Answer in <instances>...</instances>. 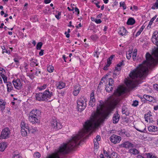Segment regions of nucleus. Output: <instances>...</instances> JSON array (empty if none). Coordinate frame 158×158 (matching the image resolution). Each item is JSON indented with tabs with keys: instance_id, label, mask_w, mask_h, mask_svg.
Listing matches in <instances>:
<instances>
[{
	"instance_id": "ddd939ff",
	"label": "nucleus",
	"mask_w": 158,
	"mask_h": 158,
	"mask_svg": "<svg viewBox=\"0 0 158 158\" xmlns=\"http://www.w3.org/2000/svg\"><path fill=\"white\" fill-rule=\"evenodd\" d=\"M120 118V116L118 114V112L116 111V113H114L113 117V121L114 123H118Z\"/></svg>"
},
{
	"instance_id": "338daca9",
	"label": "nucleus",
	"mask_w": 158,
	"mask_h": 158,
	"mask_svg": "<svg viewBox=\"0 0 158 158\" xmlns=\"http://www.w3.org/2000/svg\"><path fill=\"white\" fill-rule=\"evenodd\" d=\"M27 87V91L30 92V91L32 89L31 86L30 85H28Z\"/></svg>"
},
{
	"instance_id": "ea45409f",
	"label": "nucleus",
	"mask_w": 158,
	"mask_h": 158,
	"mask_svg": "<svg viewBox=\"0 0 158 158\" xmlns=\"http://www.w3.org/2000/svg\"><path fill=\"white\" fill-rule=\"evenodd\" d=\"M92 19H94V18H91V19L92 21H94L97 24H99V23H101V22H102V21L100 19H94V20H93Z\"/></svg>"
},
{
	"instance_id": "3c124183",
	"label": "nucleus",
	"mask_w": 158,
	"mask_h": 158,
	"mask_svg": "<svg viewBox=\"0 0 158 158\" xmlns=\"http://www.w3.org/2000/svg\"><path fill=\"white\" fill-rule=\"evenodd\" d=\"M14 60L16 63V64L17 66L19 65V59L18 58H15L14 59Z\"/></svg>"
},
{
	"instance_id": "20e7f679",
	"label": "nucleus",
	"mask_w": 158,
	"mask_h": 158,
	"mask_svg": "<svg viewBox=\"0 0 158 158\" xmlns=\"http://www.w3.org/2000/svg\"><path fill=\"white\" fill-rule=\"evenodd\" d=\"M87 99L84 97L79 98L77 101L78 110L81 112L86 107Z\"/></svg>"
},
{
	"instance_id": "4be33fe9",
	"label": "nucleus",
	"mask_w": 158,
	"mask_h": 158,
	"mask_svg": "<svg viewBox=\"0 0 158 158\" xmlns=\"http://www.w3.org/2000/svg\"><path fill=\"white\" fill-rule=\"evenodd\" d=\"M81 87H75L73 92V94L74 96H77L81 90Z\"/></svg>"
},
{
	"instance_id": "b1692460",
	"label": "nucleus",
	"mask_w": 158,
	"mask_h": 158,
	"mask_svg": "<svg viewBox=\"0 0 158 158\" xmlns=\"http://www.w3.org/2000/svg\"><path fill=\"white\" fill-rule=\"evenodd\" d=\"M135 23V20L134 19L132 18H129L127 22V24L129 25H132Z\"/></svg>"
},
{
	"instance_id": "aec40b11",
	"label": "nucleus",
	"mask_w": 158,
	"mask_h": 158,
	"mask_svg": "<svg viewBox=\"0 0 158 158\" xmlns=\"http://www.w3.org/2000/svg\"><path fill=\"white\" fill-rule=\"evenodd\" d=\"M21 127L22 129H27V131L29 128V127L27 124L25 123L24 121H22L21 123Z\"/></svg>"
},
{
	"instance_id": "bb28decb",
	"label": "nucleus",
	"mask_w": 158,
	"mask_h": 158,
	"mask_svg": "<svg viewBox=\"0 0 158 158\" xmlns=\"http://www.w3.org/2000/svg\"><path fill=\"white\" fill-rule=\"evenodd\" d=\"M6 147V145L5 143H0V151H3Z\"/></svg>"
},
{
	"instance_id": "13d9d810",
	"label": "nucleus",
	"mask_w": 158,
	"mask_h": 158,
	"mask_svg": "<svg viewBox=\"0 0 158 158\" xmlns=\"http://www.w3.org/2000/svg\"><path fill=\"white\" fill-rule=\"evenodd\" d=\"M138 101L137 100H135L133 101L132 104V106H137L138 105Z\"/></svg>"
},
{
	"instance_id": "5701e85b",
	"label": "nucleus",
	"mask_w": 158,
	"mask_h": 158,
	"mask_svg": "<svg viewBox=\"0 0 158 158\" xmlns=\"http://www.w3.org/2000/svg\"><path fill=\"white\" fill-rule=\"evenodd\" d=\"M126 31V29L124 27H123L120 28L118 33L120 35L123 36L125 34Z\"/></svg>"
},
{
	"instance_id": "6e6d98bb",
	"label": "nucleus",
	"mask_w": 158,
	"mask_h": 158,
	"mask_svg": "<svg viewBox=\"0 0 158 158\" xmlns=\"http://www.w3.org/2000/svg\"><path fill=\"white\" fill-rule=\"evenodd\" d=\"M35 75L39 76L41 75V71L40 69H36V72L35 73Z\"/></svg>"
},
{
	"instance_id": "f704fd0d",
	"label": "nucleus",
	"mask_w": 158,
	"mask_h": 158,
	"mask_svg": "<svg viewBox=\"0 0 158 158\" xmlns=\"http://www.w3.org/2000/svg\"><path fill=\"white\" fill-rule=\"evenodd\" d=\"M37 130V129L35 127H32L31 128H29L28 131L30 133H33L34 132H35Z\"/></svg>"
},
{
	"instance_id": "0e129e2a",
	"label": "nucleus",
	"mask_w": 158,
	"mask_h": 158,
	"mask_svg": "<svg viewBox=\"0 0 158 158\" xmlns=\"http://www.w3.org/2000/svg\"><path fill=\"white\" fill-rule=\"evenodd\" d=\"M101 137L99 135H97L95 139L96 141L98 142V141H99L100 140Z\"/></svg>"
},
{
	"instance_id": "4d7b16f0",
	"label": "nucleus",
	"mask_w": 158,
	"mask_h": 158,
	"mask_svg": "<svg viewBox=\"0 0 158 158\" xmlns=\"http://www.w3.org/2000/svg\"><path fill=\"white\" fill-rule=\"evenodd\" d=\"M124 63L123 61H122L121 62H119L117 65V66L116 67H120L121 68V66L122 65H124Z\"/></svg>"
},
{
	"instance_id": "de8ad7c7",
	"label": "nucleus",
	"mask_w": 158,
	"mask_h": 158,
	"mask_svg": "<svg viewBox=\"0 0 158 158\" xmlns=\"http://www.w3.org/2000/svg\"><path fill=\"white\" fill-rule=\"evenodd\" d=\"M91 39L93 40H95L98 38V36L96 34L92 35L90 36Z\"/></svg>"
},
{
	"instance_id": "864d4df0",
	"label": "nucleus",
	"mask_w": 158,
	"mask_h": 158,
	"mask_svg": "<svg viewBox=\"0 0 158 158\" xmlns=\"http://www.w3.org/2000/svg\"><path fill=\"white\" fill-rule=\"evenodd\" d=\"M156 16H155L153 18H152L151 19V20L150 21L149 24L148 26V27H149V25H151L152 24V22L154 21V20L156 19Z\"/></svg>"
},
{
	"instance_id": "a878e982",
	"label": "nucleus",
	"mask_w": 158,
	"mask_h": 158,
	"mask_svg": "<svg viewBox=\"0 0 158 158\" xmlns=\"http://www.w3.org/2000/svg\"><path fill=\"white\" fill-rule=\"evenodd\" d=\"M144 156H146L147 158H156V156L153 155L152 153H145Z\"/></svg>"
},
{
	"instance_id": "f257e3e1",
	"label": "nucleus",
	"mask_w": 158,
	"mask_h": 158,
	"mask_svg": "<svg viewBox=\"0 0 158 158\" xmlns=\"http://www.w3.org/2000/svg\"><path fill=\"white\" fill-rule=\"evenodd\" d=\"M105 102L100 101L97 105V111L98 115L97 118L94 116L90 120L87 121L84 126L85 130L80 131L78 133L73 136L72 138L67 143H63L60 145L57 153L52 155H65L69 154L80 144L82 138L84 137L86 131L88 132L92 131L98 127L107 119L110 113V110H106Z\"/></svg>"
},
{
	"instance_id": "680f3d73",
	"label": "nucleus",
	"mask_w": 158,
	"mask_h": 158,
	"mask_svg": "<svg viewBox=\"0 0 158 158\" xmlns=\"http://www.w3.org/2000/svg\"><path fill=\"white\" fill-rule=\"evenodd\" d=\"M61 12H60L58 11V14L55 15L56 18L57 19H60V17L59 16L61 15Z\"/></svg>"
},
{
	"instance_id": "a211bd4d",
	"label": "nucleus",
	"mask_w": 158,
	"mask_h": 158,
	"mask_svg": "<svg viewBox=\"0 0 158 158\" xmlns=\"http://www.w3.org/2000/svg\"><path fill=\"white\" fill-rule=\"evenodd\" d=\"M7 88V91L8 92H10L13 89L12 83L10 82H8L6 84Z\"/></svg>"
},
{
	"instance_id": "393cba45",
	"label": "nucleus",
	"mask_w": 158,
	"mask_h": 158,
	"mask_svg": "<svg viewBox=\"0 0 158 158\" xmlns=\"http://www.w3.org/2000/svg\"><path fill=\"white\" fill-rule=\"evenodd\" d=\"M113 86L107 84L106 85V90L107 92H110L112 91Z\"/></svg>"
},
{
	"instance_id": "412c9836",
	"label": "nucleus",
	"mask_w": 158,
	"mask_h": 158,
	"mask_svg": "<svg viewBox=\"0 0 158 158\" xmlns=\"http://www.w3.org/2000/svg\"><path fill=\"white\" fill-rule=\"evenodd\" d=\"M6 102L3 101L2 100H0V107L1 110L2 112L5 108Z\"/></svg>"
},
{
	"instance_id": "5fc2aeb1",
	"label": "nucleus",
	"mask_w": 158,
	"mask_h": 158,
	"mask_svg": "<svg viewBox=\"0 0 158 158\" xmlns=\"http://www.w3.org/2000/svg\"><path fill=\"white\" fill-rule=\"evenodd\" d=\"M2 49L3 50V52H6V53L10 54V51H8L5 48V47L3 46V47L2 48Z\"/></svg>"
},
{
	"instance_id": "052dcab7",
	"label": "nucleus",
	"mask_w": 158,
	"mask_h": 158,
	"mask_svg": "<svg viewBox=\"0 0 158 158\" xmlns=\"http://www.w3.org/2000/svg\"><path fill=\"white\" fill-rule=\"evenodd\" d=\"M113 58V57L112 56H111L107 60V63L110 64L111 63V61L112 60Z\"/></svg>"
},
{
	"instance_id": "f3484780",
	"label": "nucleus",
	"mask_w": 158,
	"mask_h": 158,
	"mask_svg": "<svg viewBox=\"0 0 158 158\" xmlns=\"http://www.w3.org/2000/svg\"><path fill=\"white\" fill-rule=\"evenodd\" d=\"M129 152L131 155H136L138 154L139 153V151L136 148H131L129 150Z\"/></svg>"
},
{
	"instance_id": "603ef678",
	"label": "nucleus",
	"mask_w": 158,
	"mask_h": 158,
	"mask_svg": "<svg viewBox=\"0 0 158 158\" xmlns=\"http://www.w3.org/2000/svg\"><path fill=\"white\" fill-rule=\"evenodd\" d=\"M31 20L33 22H35L38 21V19L36 16H33L31 19Z\"/></svg>"
},
{
	"instance_id": "79ce46f5",
	"label": "nucleus",
	"mask_w": 158,
	"mask_h": 158,
	"mask_svg": "<svg viewBox=\"0 0 158 158\" xmlns=\"http://www.w3.org/2000/svg\"><path fill=\"white\" fill-rule=\"evenodd\" d=\"M142 127H143L144 128V129H143L142 130H141L139 129H137L136 130L138 131H139V132H143V133H145V132L146 131V126H145L143 124H142Z\"/></svg>"
},
{
	"instance_id": "bf43d9fd",
	"label": "nucleus",
	"mask_w": 158,
	"mask_h": 158,
	"mask_svg": "<svg viewBox=\"0 0 158 158\" xmlns=\"http://www.w3.org/2000/svg\"><path fill=\"white\" fill-rule=\"evenodd\" d=\"M103 153L106 157H107V158H109L110 155L108 154V152L106 151L103 150Z\"/></svg>"
},
{
	"instance_id": "f8f14e48",
	"label": "nucleus",
	"mask_w": 158,
	"mask_h": 158,
	"mask_svg": "<svg viewBox=\"0 0 158 158\" xmlns=\"http://www.w3.org/2000/svg\"><path fill=\"white\" fill-rule=\"evenodd\" d=\"M29 120L30 122L33 123L38 122L39 118L35 116L29 114Z\"/></svg>"
},
{
	"instance_id": "4c0bfd02",
	"label": "nucleus",
	"mask_w": 158,
	"mask_h": 158,
	"mask_svg": "<svg viewBox=\"0 0 158 158\" xmlns=\"http://www.w3.org/2000/svg\"><path fill=\"white\" fill-rule=\"evenodd\" d=\"M47 69L49 73L52 72L54 70V67L52 66H49L47 67Z\"/></svg>"
},
{
	"instance_id": "1a4fd4ad",
	"label": "nucleus",
	"mask_w": 158,
	"mask_h": 158,
	"mask_svg": "<svg viewBox=\"0 0 158 158\" xmlns=\"http://www.w3.org/2000/svg\"><path fill=\"white\" fill-rule=\"evenodd\" d=\"M12 82L15 88L17 89H20L22 87V84L19 79L14 80Z\"/></svg>"
},
{
	"instance_id": "39448f33",
	"label": "nucleus",
	"mask_w": 158,
	"mask_h": 158,
	"mask_svg": "<svg viewBox=\"0 0 158 158\" xmlns=\"http://www.w3.org/2000/svg\"><path fill=\"white\" fill-rule=\"evenodd\" d=\"M126 89L121 85H119L114 91V95L117 96H119L125 93Z\"/></svg>"
},
{
	"instance_id": "8fccbe9b",
	"label": "nucleus",
	"mask_w": 158,
	"mask_h": 158,
	"mask_svg": "<svg viewBox=\"0 0 158 158\" xmlns=\"http://www.w3.org/2000/svg\"><path fill=\"white\" fill-rule=\"evenodd\" d=\"M13 158H22V157L19 154H14L13 155Z\"/></svg>"
},
{
	"instance_id": "2f4dec72",
	"label": "nucleus",
	"mask_w": 158,
	"mask_h": 158,
	"mask_svg": "<svg viewBox=\"0 0 158 158\" xmlns=\"http://www.w3.org/2000/svg\"><path fill=\"white\" fill-rule=\"evenodd\" d=\"M145 27V26L143 25L141 28L139 29V31L136 33L135 36L136 37H137V36H139L141 33V32L142 31L143 29H144V28Z\"/></svg>"
},
{
	"instance_id": "49530a36",
	"label": "nucleus",
	"mask_w": 158,
	"mask_h": 158,
	"mask_svg": "<svg viewBox=\"0 0 158 158\" xmlns=\"http://www.w3.org/2000/svg\"><path fill=\"white\" fill-rule=\"evenodd\" d=\"M5 69L2 68H0V75L2 77V76L3 75H5Z\"/></svg>"
},
{
	"instance_id": "0eeeda50",
	"label": "nucleus",
	"mask_w": 158,
	"mask_h": 158,
	"mask_svg": "<svg viewBox=\"0 0 158 158\" xmlns=\"http://www.w3.org/2000/svg\"><path fill=\"white\" fill-rule=\"evenodd\" d=\"M110 140L112 143L115 144L120 143L121 138L120 136L113 134L110 137Z\"/></svg>"
},
{
	"instance_id": "72a5a7b5",
	"label": "nucleus",
	"mask_w": 158,
	"mask_h": 158,
	"mask_svg": "<svg viewBox=\"0 0 158 158\" xmlns=\"http://www.w3.org/2000/svg\"><path fill=\"white\" fill-rule=\"evenodd\" d=\"M47 85L46 84H44L43 85L38 87L37 88L40 91H42L45 89L47 87Z\"/></svg>"
},
{
	"instance_id": "c03bdc74",
	"label": "nucleus",
	"mask_w": 158,
	"mask_h": 158,
	"mask_svg": "<svg viewBox=\"0 0 158 158\" xmlns=\"http://www.w3.org/2000/svg\"><path fill=\"white\" fill-rule=\"evenodd\" d=\"M120 6L121 7H123L124 10H125L126 9V6L125 5L124 2H120Z\"/></svg>"
},
{
	"instance_id": "c9c22d12",
	"label": "nucleus",
	"mask_w": 158,
	"mask_h": 158,
	"mask_svg": "<svg viewBox=\"0 0 158 158\" xmlns=\"http://www.w3.org/2000/svg\"><path fill=\"white\" fill-rule=\"evenodd\" d=\"M126 133L125 130L124 129L118 131V134L120 135H123L125 134Z\"/></svg>"
},
{
	"instance_id": "9b49d317",
	"label": "nucleus",
	"mask_w": 158,
	"mask_h": 158,
	"mask_svg": "<svg viewBox=\"0 0 158 158\" xmlns=\"http://www.w3.org/2000/svg\"><path fill=\"white\" fill-rule=\"evenodd\" d=\"M40 111L38 109H34L31 110L29 113V114L39 118V117L40 116Z\"/></svg>"
},
{
	"instance_id": "9d476101",
	"label": "nucleus",
	"mask_w": 158,
	"mask_h": 158,
	"mask_svg": "<svg viewBox=\"0 0 158 158\" xmlns=\"http://www.w3.org/2000/svg\"><path fill=\"white\" fill-rule=\"evenodd\" d=\"M135 80H127L125 82L126 85L129 88L132 89L135 86Z\"/></svg>"
},
{
	"instance_id": "7c9ffc66",
	"label": "nucleus",
	"mask_w": 158,
	"mask_h": 158,
	"mask_svg": "<svg viewBox=\"0 0 158 158\" xmlns=\"http://www.w3.org/2000/svg\"><path fill=\"white\" fill-rule=\"evenodd\" d=\"M92 102H95V99L94 98V92H92L90 95V101Z\"/></svg>"
},
{
	"instance_id": "a18cd8bd",
	"label": "nucleus",
	"mask_w": 158,
	"mask_h": 158,
	"mask_svg": "<svg viewBox=\"0 0 158 158\" xmlns=\"http://www.w3.org/2000/svg\"><path fill=\"white\" fill-rule=\"evenodd\" d=\"M40 156V154L39 152H36L34 153V156L35 158H39Z\"/></svg>"
},
{
	"instance_id": "e2e57ef3",
	"label": "nucleus",
	"mask_w": 158,
	"mask_h": 158,
	"mask_svg": "<svg viewBox=\"0 0 158 158\" xmlns=\"http://www.w3.org/2000/svg\"><path fill=\"white\" fill-rule=\"evenodd\" d=\"M94 103H95V102H92L91 101H89V106H90L93 107L94 105Z\"/></svg>"
},
{
	"instance_id": "6ab92c4d",
	"label": "nucleus",
	"mask_w": 158,
	"mask_h": 158,
	"mask_svg": "<svg viewBox=\"0 0 158 158\" xmlns=\"http://www.w3.org/2000/svg\"><path fill=\"white\" fill-rule=\"evenodd\" d=\"M143 97V98L150 102H152L154 100V98L146 94L144 95Z\"/></svg>"
},
{
	"instance_id": "58836bf2",
	"label": "nucleus",
	"mask_w": 158,
	"mask_h": 158,
	"mask_svg": "<svg viewBox=\"0 0 158 158\" xmlns=\"http://www.w3.org/2000/svg\"><path fill=\"white\" fill-rule=\"evenodd\" d=\"M47 158H60L59 156L58 155H51L48 156Z\"/></svg>"
},
{
	"instance_id": "423d86ee",
	"label": "nucleus",
	"mask_w": 158,
	"mask_h": 158,
	"mask_svg": "<svg viewBox=\"0 0 158 158\" xmlns=\"http://www.w3.org/2000/svg\"><path fill=\"white\" fill-rule=\"evenodd\" d=\"M51 126L53 130H56L62 128L60 123H58L56 119H52L51 122Z\"/></svg>"
},
{
	"instance_id": "473e14b6",
	"label": "nucleus",
	"mask_w": 158,
	"mask_h": 158,
	"mask_svg": "<svg viewBox=\"0 0 158 158\" xmlns=\"http://www.w3.org/2000/svg\"><path fill=\"white\" fill-rule=\"evenodd\" d=\"M151 8L153 10H154L156 8L158 9V2L157 1V0L155 3L152 6Z\"/></svg>"
},
{
	"instance_id": "dca6fc26",
	"label": "nucleus",
	"mask_w": 158,
	"mask_h": 158,
	"mask_svg": "<svg viewBox=\"0 0 158 158\" xmlns=\"http://www.w3.org/2000/svg\"><path fill=\"white\" fill-rule=\"evenodd\" d=\"M148 130L150 132H155L158 130V128L154 126H150L148 127Z\"/></svg>"
},
{
	"instance_id": "f03ea898",
	"label": "nucleus",
	"mask_w": 158,
	"mask_h": 158,
	"mask_svg": "<svg viewBox=\"0 0 158 158\" xmlns=\"http://www.w3.org/2000/svg\"><path fill=\"white\" fill-rule=\"evenodd\" d=\"M146 60L143 62V64H140L136 69L131 72L129 76L132 79L135 80L137 78L143 79L145 78L148 70L146 66H151L156 62L154 58L148 52L146 53Z\"/></svg>"
},
{
	"instance_id": "69168bd1",
	"label": "nucleus",
	"mask_w": 158,
	"mask_h": 158,
	"mask_svg": "<svg viewBox=\"0 0 158 158\" xmlns=\"http://www.w3.org/2000/svg\"><path fill=\"white\" fill-rule=\"evenodd\" d=\"M99 53L97 51L96 52L94 53V56H96L97 58L98 57V54Z\"/></svg>"
},
{
	"instance_id": "6e6552de",
	"label": "nucleus",
	"mask_w": 158,
	"mask_h": 158,
	"mask_svg": "<svg viewBox=\"0 0 158 158\" xmlns=\"http://www.w3.org/2000/svg\"><path fill=\"white\" fill-rule=\"evenodd\" d=\"M10 134V131L8 128L6 127L4 129L2 132L0 136L1 139H6L9 137Z\"/></svg>"
},
{
	"instance_id": "e433bc0d",
	"label": "nucleus",
	"mask_w": 158,
	"mask_h": 158,
	"mask_svg": "<svg viewBox=\"0 0 158 158\" xmlns=\"http://www.w3.org/2000/svg\"><path fill=\"white\" fill-rule=\"evenodd\" d=\"M43 45V43L41 42L38 43L36 45V49L37 50H40Z\"/></svg>"
},
{
	"instance_id": "cd10ccee",
	"label": "nucleus",
	"mask_w": 158,
	"mask_h": 158,
	"mask_svg": "<svg viewBox=\"0 0 158 158\" xmlns=\"http://www.w3.org/2000/svg\"><path fill=\"white\" fill-rule=\"evenodd\" d=\"M65 85V84L64 83L60 82L58 84L57 87L58 89H61L64 87Z\"/></svg>"
},
{
	"instance_id": "37998d69",
	"label": "nucleus",
	"mask_w": 158,
	"mask_h": 158,
	"mask_svg": "<svg viewBox=\"0 0 158 158\" xmlns=\"http://www.w3.org/2000/svg\"><path fill=\"white\" fill-rule=\"evenodd\" d=\"M114 81L113 79L112 78L109 79L108 84L110 85L111 86H114Z\"/></svg>"
},
{
	"instance_id": "7ed1b4c3",
	"label": "nucleus",
	"mask_w": 158,
	"mask_h": 158,
	"mask_svg": "<svg viewBox=\"0 0 158 158\" xmlns=\"http://www.w3.org/2000/svg\"><path fill=\"white\" fill-rule=\"evenodd\" d=\"M54 93V90L51 89V88H48L43 93L36 94V100L39 101H47L53 96Z\"/></svg>"
},
{
	"instance_id": "774afa93",
	"label": "nucleus",
	"mask_w": 158,
	"mask_h": 158,
	"mask_svg": "<svg viewBox=\"0 0 158 158\" xmlns=\"http://www.w3.org/2000/svg\"><path fill=\"white\" fill-rule=\"evenodd\" d=\"M153 87L154 89L158 90V85L156 84H153Z\"/></svg>"
},
{
	"instance_id": "a19ab883",
	"label": "nucleus",
	"mask_w": 158,
	"mask_h": 158,
	"mask_svg": "<svg viewBox=\"0 0 158 158\" xmlns=\"http://www.w3.org/2000/svg\"><path fill=\"white\" fill-rule=\"evenodd\" d=\"M126 109H127V108L125 106H123L122 108V113L123 114H125L126 115H128L129 113H127V114L126 111Z\"/></svg>"
},
{
	"instance_id": "09e8293b",
	"label": "nucleus",
	"mask_w": 158,
	"mask_h": 158,
	"mask_svg": "<svg viewBox=\"0 0 158 158\" xmlns=\"http://www.w3.org/2000/svg\"><path fill=\"white\" fill-rule=\"evenodd\" d=\"M2 78L3 79L4 83H8V82H7V77L5 75H3L2 76Z\"/></svg>"
},
{
	"instance_id": "c85d7f7f",
	"label": "nucleus",
	"mask_w": 158,
	"mask_h": 158,
	"mask_svg": "<svg viewBox=\"0 0 158 158\" xmlns=\"http://www.w3.org/2000/svg\"><path fill=\"white\" fill-rule=\"evenodd\" d=\"M109 158H119V157L117 153L113 152L110 155Z\"/></svg>"
},
{
	"instance_id": "c756f323",
	"label": "nucleus",
	"mask_w": 158,
	"mask_h": 158,
	"mask_svg": "<svg viewBox=\"0 0 158 158\" xmlns=\"http://www.w3.org/2000/svg\"><path fill=\"white\" fill-rule=\"evenodd\" d=\"M21 133L22 135L23 136H26L27 135V130L25 129H21Z\"/></svg>"
},
{
	"instance_id": "4468645a",
	"label": "nucleus",
	"mask_w": 158,
	"mask_h": 158,
	"mask_svg": "<svg viewBox=\"0 0 158 158\" xmlns=\"http://www.w3.org/2000/svg\"><path fill=\"white\" fill-rule=\"evenodd\" d=\"M122 145L126 148H133L134 147V144L131 143L129 142L126 141L123 143Z\"/></svg>"
},
{
	"instance_id": "2eb2a0df",
	"label": "nucleus",
	"mask_w": 158,
	"mask_h": 158,
	"mask_svg": "<svg viewBox=\"0 0 158 158\" xmlns=\"http://www.w3.org/2000/svg\"><path fill=\"white\" fill-rule=\"evenodd\" d=\"M121 69V68L115 67V69L113 71V76L114 78L120 74Z\"/></svg>"
}]
</instances>
